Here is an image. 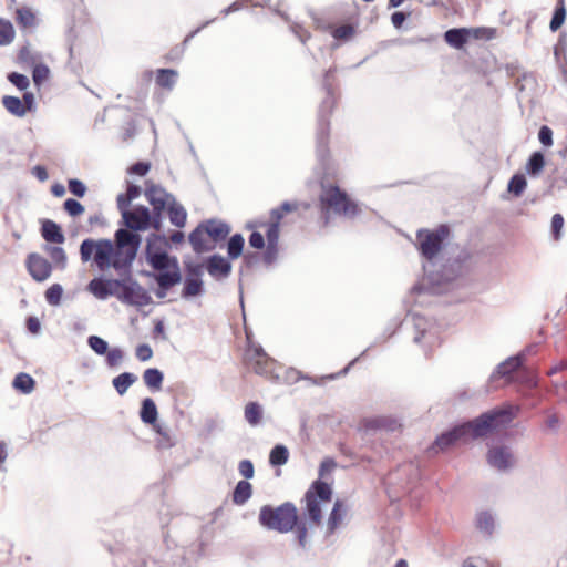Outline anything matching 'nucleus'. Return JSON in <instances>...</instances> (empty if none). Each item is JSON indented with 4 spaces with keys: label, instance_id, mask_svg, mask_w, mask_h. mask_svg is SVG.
<instances>
[{
    "label": "nucleus",
    "instance_id": "29",
    "mask_svg": "<svg viewBox=\"0 0 567 567\" xmlns=\"http://www.w3.org/2000/svg\"><path fill=\"white\" fill-rule=\"evenodd\" d=\"M527 186L526 178L524 175L516 174L512 177L508 183V192L515 196H520Z\"/></svg>",
    "mask_w": 567,
    "mask_h": 567
},
{
    "label": "nucleus",
    "instance_id": "27",
    "mask_svg": "<svg viewBox=\"0 0 567 567\" xmlns=\"http://www.w3.org/2000/svg\"><path fill=\"white\" fill-rule=\"evenodd\" d=\"M176 79H177V72H175L173 70L163 69V70L158 71L156 82L158 85H161L163 87L171 89L175 84Z\"/></svg>",
    "mask_w": 567,
    "mask_h": 567
},
{
    "label": "nucleus",
    "instance_id": "42",
    "mask_svg": "<svg viewBox=\"0 0 567 567\" xmlns=\"http://www.w3.org/2000/svg\"><path fill=\"white\" fill-rule=\"evenodd\" d=\"M53 262L60 265L61 267L65 266L66 256L64 250L61 247H50L47 249Z\"/></svg>",
    "mask_w": 567,
    "mask_h": 567
},
{
    "label": "nucleus",
    "instance_id": "3",
    "mask_svg": "<svg viewBox=\"0 0 567 567\" xmlns=\"http://www.w3.org/2000/svg\"><path fill=\"white\" fill-rule=\"evenodd\" d=\"M168 240L158 235H151L146 245V261L157 271L156 281L159 289L158 297L181 281V270L175 257L168 255Z\"/></svg>",
    "mask_w": 567,
    "mask_h": 567
},
{
    "label": "nucleus",
    "instance_id": "45",
    "mask_svg": "<svg viewBox=\"0 0 567 567\" xmlns=\"http://www.w3.org/2000/svg\"><path fill=\"white\" fill-rule=\"evenodd\" d=\"M565 17H566L565 8L563 6L557 8L554 13V17L550 21L551 31H557L561 27V24L565 21Z\"/></svg>",
    "mask_w": 567,
    "mask_h": 567
},
{
    "label": "nucleus",
    "instance_id": "41",
    "mask_svg": "<svg viewBox=\"0 0 567 567\" xmlns=\"http://www.w3.org/2000/svg\"><path fill=\"white\" fill-rule=\"evenodd\" d=\"M105 355H106V358H105L106 364L109 367L113 368V367H117L122 362V360L124 358V352L120 348H112V349L107 350Z\"/></svg>",
    "mask_w": 567,
    "mask_h": 567
},
{
    "label": "nucleus",
    "instance_id": "60",
    "mask_svg": "<svg viewBox=\"0 0 567 567\" xmlns=\"http://www.w3.org/2000/svg\"><path fill=\"white\" fill-rule=\"evenodd\" d=\"M138 195V189L134 186L130 187L127 190V196H123V204H125V207H127L128 202L133 198H135Z\"/></svg>",
    "mask_w": 567,
    "mask_h": 567
},
{
    "label": "nucleus",
    "instance_id": "31",
    "mask_svg": "<svg viewBox=\"0 0 567 567\" xmlns=\"http://www.w3.org/2000/svg\"><path fill=\"white\" fill-rule=\"evenodd\" d=\"M522 364V357H514L502 363L498 369L497 373L503 377H509V374L518 369Z\"/></svg>",
    "mask_w": 567,
    "mask_h": 567
},
{
    "label": "nucleus",
    "instance_id": "1",
    "mask_svg": "<svg viewBox=\"0 0 567 567\" xmlns=\"http://www.w3.org/2000/svg\"><path fill=\"white\" fill-rule=\"evenodd\" d=\"M141 238L126 229L115 233V243L111 240L85 239L80 247L82 261L93 260L100 270L128 267L135 259Z\"/></svg>",
    "mask_w": 567,
    "mask_h": 567
},
{
    "label": "nucleus",
    "instance_id": "16",
    "mask_svg": "<svg viewBox=\"0 0 567 567\" xmlns=\"http://www.w3.org/2000/svg\"><path fill=\"white\" fill-rule=\"evenodd\" d=\"M230 268V264L220 256H213L207 266L208 272L214 277H226Z\"/></svg>",
    "mask_w": 567,
    "mask_h": 567
},
{
    "label": "nucleus",
    "instance_id": "35",
    "mask_svg": "<svg viewBox=\"0 0 567 567\" xmlns=\"http://www.w3.org/2000/svg\"><path fill=\"white\" fill-rule=\"evenodd\" d=\"M87 344L99 355H105L109 350L107 342L97 336H90Z\"/></svg>",
    "mask_w": 567,
    "mask_h": 567
},
{
    "label": "nucleus",
    "instance_id": "44",
    "mask_svg": "<svg viewBox=\"0 0 567 567\" xmlns=\"http://www.w3.org/2000/svg\"><path fill=\"white\" fill-rule=\"evenodd\" d=\"M64 209L71 216H79L84 212V207L75 199H66L64 202Z\"/></svg>",
    "mask_w": 567,
    "mask_h": 567
},
{
    "label": "nucleus",
    "instance_id": "25",
    "mask_svg": "<svg viewBox=\"0 0 567 567\" xmlns=\"http://www.w3.org/2000/svg\"><path fill=\"white\" fill-rule=\"evenodd\" d=\"M13 386L22 393H30L34 388V380L27 373H20L14 378Z\"/></svg>",
    "mask_w": 567,
    "mask_h": 567
},
{
    "label": "nucleus",
    "instance_id": "58",
    "mask_svg": "<svg viewBox=\"0 0 567 567\" xmlns=\"http://www.w3.org/2000/svg\"><path fill=\"white\" fill-rule=\"evenodd\" d=\"M32 173L39 181L43 182L48 178L47 169L43 166L33 167Z\"/></svg>",
    "mask_w": 567,
    "mask_h": 567
},
{
    "label": "nucleus",
    "instance_id": "21",
    "mask_svg": "<svg viewBox=\"0 0 567 567\" xmlns=\"http://www.w3.org/2000/svg\"><path fill=\"white\" fill-rule=\"evenodd\" d=\"M251 496V484L247 481L238 482L233 494V501L237 505L245 504Z\"/></svg>",
    "mask_w": 567,
    "mask_h": 567
},
{
    "label": "nucleus",
    "instance_id": "6",
    "mask_svg": "<svg viewBox=\"0 0 567 567\" xmlns=\"http://www.w3.org/2000/svg\"><path fill=\"white\" fill-rule=\"evenodd\" d=\"M118 208L122 212V216L125 223V226L133 230H146L150 227L158 230L161 228V217L151 216L150 210L146 207H135L133 209H127L125 204H123V195L117 198Z\"/></svg>",
    "mask_w": 567,
    "mask_h": 567
},
{
    "label": "nucleus",
    "instance_id": "11",
    "mask_svg": "<svg viewBox=\"0 0 567 567\" xmlns=\"http://www.w3.org/2000/svg\"><path fill=\"white\" fill-rule=\"evenodd\" d=\"M145 196L153 206L155 216L161 217V213L174 200V197L166 193L159 186L151 185L146 187Z\"/></svg>",
    "mask_w": 567,
    "mask_h": 567
},
{
    "label": "nucleus",
    "instance_id": "33",
    "mask_svg": "<svg viewBox=\"0 0 567 567\" xmlns=\"http://www.w3.org/2000/svg\"><path fill=\"white\" fill-rule=\"evenodd\" d=\"M14 38V29L9 21L0 20V45L9 44Z\"/></svg>",
    "mask_w": 567,
    "mask_h": 567
},
{
    "label": "nucleus",
    "instance_id": "54",
    "mask_svg": "<svg viewBox=\"0 0 567 567\" xmlns=\"http://www.w3.org/2000/svg\"><path fill=\"white\" fill-rule=\"evenodd\" d=\"M249 244L254 248H262L265 246V239L262 234L259 231H254L249 237Z\"/></svg>",
    "mask_w": 567,
    "mask_h": 567
},
{
    "label": "nucleus",
    "instance_id": "55",
    "mask_svg": "<svg viewBox=\"0 0 567 567\" xmlns=\"http://www.w3.org/2000/svg\"><path fill=\"white\" fill-rule=\"evenodd\" d=\"M150 169V165L146 163H136L130 168L132 174L144 176Z\"/></svg>",
    "mask_w": 567,
    "mask_h": 567
},
{
    "label": "nucleus",
    "instance_id": "38",
    "mask_svg": "<svg viewBox=\"0 0 567 567\" xmlns=\"http://www.w3.org/2000/svg\"><path fill=\"white\" fill-rule=\"evenodd\" d=\"M202 291V281L197 278H188L185 282L183 295L185 297H194Z\"/></svg>",
    "mask_w": 567,
    "mask_h": 567
},
{
    "label": "nucleus",
    "instance_id": "10",
    "mask_svg": "<svg viewBox=\"0 0 567 567\" xmlns=\"http://www.w3.org/2000/svg\"><path fill=\"white\" fill-rule=\"evenodd\" d=\"M487 462L494 468L506 470L515 464V457L508 447L495 445L487 453Z\"/></svg>",
    "mask_w": 567,
    "mask_h": 567
},
{
    "label": "nucleus",
    "instance_id": "64",
    "mask_svg": "<svg viewBox=\"0 0 567 567\" xmlns=\"http://www.w3.org/2000/svg\"><path fill=\"white\" fill-rule=\"evenodd\" d=\"M431 292L432 293H443L445 290L443 288H441V286L439 285H433L431 288H430Z\"/></svg>",
    "mask_w": 567,
    "mask_h": 567
},
{
    "label": "nucleus",
    "instance_id": "28",
    "mask_svg": "<svg viewBox=\"0 0 567 567\" xmlns=\"http://www.w3.org/2000/svg\"><path fill=\"white\" fill-rule=\"evenodd\" d=\"M544 165L545 159L543 154L539 152H535L527 163V173L530 175H537L544 168Z\"/></svg>",
    "mask_w": 567,
    "mask_h": 567
},
{
    "label": "nucleus",
    "instance_id": "4",
    "mask_svg": "<svg viewBox=\"0 0 567 567\" xmlns=\"http://www.w3.org/2000/svg\"><path fill=\"white\" fill-rule=\"evenodd\" d=\"M334 468L336 463L331 458L322 461L319 468V480L315 481L306 493L307 512L310 519L316 524L320 523L322 509L331 502L332 489L324 480L330 476Z\"/></svg>",
    "mask_w": 567,
    "mask_h": 567
},
{
    "label": "nucleus",
    "instance_id": "63",
    "mask_svg": "<svg viewBox=\"0 0 567 567\" xmlns=\"http://www.w3.org/2000/svg\"><path fill=\"white\" fill-rule=\"evenodd\" d=\"M23 101H24V103H23L24 106L27 107V110H29L31 107L32 102H33V95L30 94V93L24 94Z\"/></svg>",
    "mask_w": 567,
    "mask_h": 567
},
{
    "label": "nucleus",
    "instance_id": "17",
    "mask_svg": "<svg viewBox=\"0 0 567 567\" xmlns=\"http://www.w3.org/2000/svg\"><path fill=\"white\" fill-rule=\"evenodd\" d=\"M171 223L176 227H184L187 214L185 208L175 202V199L166 207Z\"/></svg>",
    "mask_w": 567,
    "mask_h": 567
},
{
    "label": "nucleus",
    "instance_id": "34",
    "mask_svg": "<svg viewBox=\"0 0 567 567\" xmlns=\"http://www.w3.org/2000/svg\"><path fill=\"white\" fill-rule=\"evenodd\" d=\"M244 238L240 235H234L228 241V255L230 258H238L243 251Z\"/></svg>",
    "mask_w": 567,
    "mask_h": 567
},
{
    "label": "nucleus",
    "instance_id": "40",
    "mask_svg": "<svg viewBox=\"0 0 567 567\" xmlns=\"http://www.w3.org/2000/svg\"><path fill=\"white\" fill-rule=\"evenodd\" d=\"M125 291H126V297L130 298V300L132 302L138 303V305L144 303V301L146 299V293L141 287H138V286L127 287L125 289Z\"/></svg>",
    "mask_w": 567,
    "mask_h": 567
},
{
    "label": "nucleus",
    "instance_id": "5",
    "mask_svg": "<svg viewBox=\"0 0 567 567\" xmlns=\"http://www.w3.org/2000/svg\"><path fill=\"white\" fill-rule=\"evenodd\" d=\"M260 524L278 532H289L297 523V509L291 504H284L277 508L265 506L259 514Z\"/></svg>",
    "mask_w": 567,
    "mask_h": 567
},
{
    "label": "nucleus",
    "instance_id": "48",
    "mask_svg": "<svg viewBox=\"0 0 567 567\" xmlns=\"http://www.w3.org/2000/svg\"><path fill=\"white\" fill-rule=\"evenodd\" d=\"M9 80L20 90H24L29 85V79L25 75L19 73H11L9 75Z\"/></svg>",
    "mask_w": 567,
    "mask_h": 567
},
{
    "label": "nucleus",
    "instance_id": "24",
    "mask_svg": "<svg viewBox=\"0 0 567 567\" xmlns=\"http://www.w3.org/2000/svg\"><path fill=\"white\" fill-rule=\"evenodd\" d=\"M4 107L13 115L22 116L27 112V107L23 102L14 96H4L2 99Z\"/></svg>",
    "mask_w": 567,
    "mask_h": 567
},
{
    "label": "nucleus",
    "instance_id": "7",
    "mask_svg": "<svg viewBox=\"0 0 567 567\" xmlns=\"http://www.w3.org/2000/svg\"><path fill=\"white\" fill-rule=\"evenodd\" d=\"M245 360L247 365L256 373L266 377H278L277 362L270 359L260 347L250 344L246 350Z\"/></svg>",
    "mask_w": 567,
    "mask_h": 567
},
{
    "label": "nucleus",
    "instance_id": "15",
    "mask_svg": "<svg viewBox=\"0 0 567 567\" xmlns=\"http://www.w3.org/2000/svg\"><path fill=\"white\" fill-rule=\"evenodd\" d=\"M42 236L49 243L62 244L64 235L58 224L51 220H45L42 224Z\"/></svg>",
    "mask_w": 567,
    "mask_h": 567
},
{
    "label": "nucleus",
    "instance_id": "37",
    "mask_svg": "<svg viewBox=\"0 0 567 567\" xmlns=\"http://www.w3.org/2000/svg\"><path fill=\"white\" fill-rule=\"evenodd\" d=\"M63 288L59 284H54L45 291V299L48 303L56 306L61 301Z\"/></svg>",
    "mask_w": 567,
    "mask_h": 567
},
{
    "label": "nucleus",
    "instance_id": "49",
    "mask_svg": "<svg viewBox=\"0 0 567 567\" xmlns=\"http://www.w3.org/2000/svg\"><path fill=\"white\" fill-rule=\"evenodd\" d=\"M540 143L545 146L553 145V132L548 126H542L538 133Z\"/></svg>",
    "mask_w": 567,
    "mask_h": 567
},
{
    "label": "nucleus",
    "instance_id": "19",
    "mask_svg": "<svg viewBox=\"0 0 567 567\" xmlns=\"http://www.w3.org/2000/svg\"><path fill=\"white\" fill-rule=\"evenodd\" d=\"M140 415L142 421L146 424H154L156 422L157 408L152 399L146 398L143 400Z\"/></svg>",
    "mask_w": 567,
    "mask_h": 567
},
{
    "label": "nucleus",
    "instance_id": "52",
    "mask_svg": "<svg viewBox=\"0 0 567 567\" xmlns=\"http://www.w3.org/2000/svg\"><path fill=\"white\" fill-rule=\"evenodd\" d=\"M49 75V69L44 65H39L33 71V80L35 84L42 83Z\"/></svg>",
    "mask_w": 567,
    "mask_h": 567
},
{
    "label": "nucleus",
    "instance_id": "13",
    "mask_svg": "<svg viewBox=\"0 0 567 567\" xmlns=\"http://www.w3.org/2000/svg\"><path fill=\"white\" fill-rule=\"evenodd\" d=\"M292 209L291 205L288 203H285L280 209L272 212V218L276 220L275 223L270 224L266 229L267 235V241H268V252L276 251L278 237H279V230H278V221L281 218V210L282 212H290Z\"/></svg>",
    "mask_w": 567,
    "mask_h": 567
},
{
    "label": "nucleus",
    "instance_id": "50",
    "mask_svg": "<svg viewBox=\"0 0 567 567\" xmlns=\"http://www.w3.org/2000/svg\"><path fill=\"white\" fill-rule=\"evenodd\" d=\"M152 355H153V350L148 344H140L136 348V358L140 361H143V362L147 361L152 358Z\"/></svg>",
    "mask_w": 567,
    "mask_h": 567
},
{
    "label": "nucleus",
    "instance_id": "36",
    "mask_svg": "<svg viewBox=\"0 0 567 567\" xmlns=\"http://www.w3.org/2000/svg\"><path fill=\"white\" fill-rule=\"evenodd\" d=\"M494 526H495V522H494V517L491 513L482 512L478 514L477 527L481 530H483L485 533H491L494 529Z\"/></svg>",
    "mask_w": 567,
    "mask_h": 567
},
{
    "label": "nucleus",
    "instance_id": "59",
    "mask_svg": "<svg viewBox=\"0 0 567 567\" xmlns=\"http://www.w3.org/2000/svg\"><path fill=\"white\" fill-rule=\"evenodd\" d=\"M391 19H392L393 25L395 28H400L403 24L404 20H405V14L402 13V12H394L392 14Z\"/></svg>",
    "mask_w": 567,
    "mask_h": 567
},
{
    "label": "nucleus",
    "instance_id": "30",
    "mask_svg": "<svg viewBox=\"0 0 567 567\" xmlns=\"http://www.w3.org/2000/svg\"><path fill=\"white\" fill-rule=\"evenodd\" d=\"M288 456V450L282 445H277L271 450L269 461L272 465H282L287 463Z\"/></svg>",
    "mask_w": 567,
    "mask_h": 567
},
{
    "label": "nucleus",
    "instance_id": "9",
    "mask_svg": "<svg viewBox=\"0 0 567 567\" xmlns=\"http://www.w3.org/2000/svg\"><path fill=\"white\" fill-rule=\"evenodd\" d=\"M447 235L449 229L445 226H441L434 231L420 230L417 233V240L422 255L429 259L433 258L440 250L441 245Z\"/></svg>",
    "mask_w": 567,
    "mask_h": 567
},
{
    "label": "nucleus",
    "instance_id": "14",
    "mask_svg": "<svg viewBox=\"0 0 567 567\" xmlns=\"http://www.w3.org/2000/svg\"><path fill=\"white\" fill-rule=\"evenodd\" d=\"M203 230L213 240L217 241L224 239L230 231L229 227L221 221L210 220L202 225Z\"/></svg>",
    "mask_w": 567,
    "mask_h": 567
},
{
    "label": "nucleus",
    "instance_id": "61",
    "mask_svg": "<svg viewBox=\"0 0 567 567\" xmlns=\"http://www.w3.org/2000/svg\"><path fill=\"white\" fill-rule=\"evenodd\" d=\"M52 193L54 196L61 197L64 195L65 189L63 185L56 184L52 186Z\"/></svg>",
    "mask_w": 567,
    "mask_h": 567
},
{
    "label": "nucleus",
    "instance_id": "43",
    "mask_svg": "<svg viewBox=\"0 0 567 567\" xmlns=\"http://www.w3.org/2000/svg\"><path fill=\"white\" fill-rule=\"evenodd\" d=\"M340 522H341V503L336 502V504L332 508V512L330 514V517H329V523H328L330 532H333Z\"/></svg>",
    "mask_w": 567,
    "mask_h": 567
},
{
    "label": "nucleus",
    "instance_id": "2",
    "mask_svg": "<svg viewBox=\"0 0 567 567\" xmlns=\"http://www.w3.org/2000/svg\"><path fill=\"white\" fill-rule=\"evenodd\" d=\"M515 413L516 409L513 406L485 413L473 422L462 424L442 434L435 441V447L443 451L452 445L467 443L471 440L498 432L512 422Z\"/></svg>",
    "mask_w": 567,
    "mask_h": 567
},
{
    "label": "nucleus",
    "instance_id": "62",
    "mask_svg": "<svg viewBox=\"0 0 567 567\" xmlns=\"http://www.w3.org/2000/svg\"><path fill=\"white\" fill-rule=\"evenodd\" d=\"M184 240V234L181 233V231H175L172 236H171V241L172 243H175V244H179Z\"/></svg>",
    "mask_w": 567,
    "mask_h": 567
},
{
    "label": "nucleus",
    "instance_id": "32",
    "mask_svg": "<svg viewBox=\"0 0 567 567\" xmlns=\"http://www.w3.org/2000/svg\"><path fill=\"white\" fill-rule=\"evenodd\" d=\"M245 417L246 420L252 424L256 425L259 423L261 419V408L257 403H248L245 408Z\"/></svg>",
    "mask_w": 567,
    "mask_h": 567
},
{
    "label": "nucleus",
    "instance_id": "23",
    "mask_svg": "<svg viewBox=\"0 0 567 567\" xmlns=\"http://www.w3.org/2000/svg\"><path fill=\"white\" fill-rule=\"evenodd\" d=\"M145 384L152 390H159L163 383V373L157 369H147L143 374Z\"/></svg>",
    "mask_w": 567,
    "mask_h": 567
},
{
    "label": "nucleus",
    "instance_id": "47",
    "mask_svg": "<svg viewBox=\"0 0 567 567\" xmlns=\"http://www.w3.org/2000/svg\"><path fill=\"white\" fill-rule=\"evenodd\" d=\"M563 226H564L563 216L559 214H555L551 219V231H553L554 238L556 240H558L560 237V230L563 229Z\"/></svg>",
    "mask_w": 567,
    "mask_h": 567
},
{
    "label": "nucleus",
    "instance_id": "57",
    "mask_svg": "<svg viewBox=\"0 0 567 567\" xmlns=\"http://www.w3.org/2000/svg\"><path fill=\"white\" fill-rule=\"evenodd\" d=\"M27 327L30 332L38 333L40 331V322L35 317H30L27 321Z\"/></svg>",
    "mask_w": 567,
    "mask_h": 567
},
{
    "label": "nucleus",
    "instance_id": "20",
    "mask_svg": "<svg viewBox=\"0 0 567 567\" xmlns=\"http://www.w3.org/2000/svg\"><path fill=\"white\" fill-rule=\"evenodd\" d=\"M470 34L471 31L466 29H452L445 33V40L450 45L461 48Z\"/></svg>",
    "mask_w": 567,
    "mask_h": 567
},
{
    "label": "nucleus",
    "instance_id": "46",
    "mask_svg": "<svg viewBox=\"0 0 567 567\" xmlns=\"http://www.w3.org/2000/svg\"><path fill=\"white\" fill-rule=\"evenodd\" d=\"M69 190L73 195H75L78 197H82V196H84V194L86 192V187L82 182H80L78 179H70L69 181Z\"/></svg>",
    "mask_w": 567,
    "mask_h": 567
},
{
    "label": "nucleus",
    "instance_id": "56",
    "mask_svg": "<svg viewBox=\"0 0 567 567\" xmlns=\"http://www.w3.org/2000/svg\"><path fill=\"white\" fill-rule=\"evenodd\" d=\"M470 31H471V34H473L475 38H492L493 33H494L492 30L484 29V28L473 29Z\"/></svg>",
    "mask_w": 567,
    "mask_h": 567
},
{
    "label": "nucleus",
    "instance_id": "8",
    "mask_svg": "<svg viewBox=\"0 0 567 567\" xmlns=\"http://www.w3.org/2000/svg\"><path fill=\"white\" fill-rule=\"evenodd\" d=\"M321 204L323 208H330L336 213L346 216H353L357 213V205L338 187H324L321 194Z\"/></svg>",
    "mask_w": 567,
    "mask_h": 567
},
{
    "label": "nucleus",
    "instance_id": "51",
    "mask_svg": "<svg viewBox=\"0 0 567 567\" xmlns=\"http://www.w3.org/2000/svg\"><path fill=\"white\" fill-rule=\"evenodd\" d=\"M353 28L351 25H341L333 31L336 39H349L353 34Z\"/></svg>",
    "mask_w": 567,
    "mask_h": 567
},
{
    "label": "nucleus",
    "instance_id": "26",
    "mask_svg": "<svg viewBox=\"0 0 567 567\" xmlns=\"http://www.w3.org/2000/svg\"><path fill=\"white\" fill-rule=\"evenodd\" d=\"M17 21L23 28H32L37 24L35 14L28 8L17 10Z\"/></svg>",
    "mask_w": 567,
    "mask_h": 567
},
{
    "label": "nucleus",
    "instance_id": "39",
    "mask_svg": "<svg viewBox=\"0 0 567 567\" xmlns=\"http://www.w3.org/2000/svg\"><path fill=\"white\" fill-rule=\"evenodd\" d=\"M204 234L205 231L203 230L202 226H199L189 236V241L196 251L206 249V245L203 239Z\"/></svg>",
    "mask_w": 567,
    "mask_h": 567
},
{
    "label": "nucleus",
    "instance_id": "18",
    "mask_svg": "<svg viewBox=\"0 0 567 567\" xmlns=\"http://www.w3.org/2000/svg\"><path fill=\"white\" fill-rule=\"evenodd\" d=\"M89 291L99 299H105L112 295L111 282L101 278H95L87 286Z\"/></svg>",
    "mask_w": 567,
    "mask_h": 567
},
{
    "label": "nucleus",
    "instance_id": "53",
    "mask_svg": "<svg viewBox=\"0 0 567 567\" xmlns=\"http://www.w3.org/2000/svg\"><path fill=\"white\" fill-rule=\"evenodd\" d=\"M239 472L246 478H251L254 476V466L250 461H241L239 463Z\"/></svg>",
    "mask_w": 567,
    "mask_h": 567
},
{
    "label": "nucleus",
    "instance_id": "22",
    "mask_svg": "<svg viewBox=\"0 0 567 567\" xmlns=\"http://www.w3.org/2000/svg\"><path fill=\"white\" fill-rule=\"evenodd\" d=\"M136 381L132 373L124 372L113 379V385L120 395H123L127 389Z\"/></svg>",
    "mask_w": 567,
    "mask_h": 567
},
{
    "label": "nucleus",
    "instance_id": "12",
    "mask_svg": "<svg viewBox=\"0 0 567 567\" xmlns=\"http://www.w3.org/2000/svg\"><path fill=\"white\" fill-rule=\"evenodd\" d=\"M27 268L37 281H43L49 278L51 274L50 262L38 254H30L27 258Z\"/></svg>",
    "mask_w": 567,
    "mask_h": 567
}]
</instances>
